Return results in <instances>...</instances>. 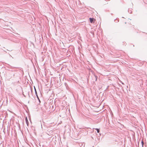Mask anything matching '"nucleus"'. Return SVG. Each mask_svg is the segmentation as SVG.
<instances>
[{
    "label": "nucleus",
    "mask_w": 147,
    "mask_h": 147,
    "mask_svg": "<svg viewBox=\"0 0 147 147\" xmlns=\"http://www.w3.org/2000/svg\"><path fill=\"white\" fill-rule=\"evenodd\" d=\"M89 20L90 22L91 23H94L95 21V19L94 18H90Z\"/></svg>",
    "instance_id": "obj_1"
},
{
    "label": "nucleus",
    "mask_w": 147,
    "mask_h": 147,
    "mask_svg": "<svg viewBox=\"0 0 147 147\" xmlns=\"http://www.w3.org/2000/svg\"><path fill=\"white\" fill-rule=\"evenodd\" d=\"M25 121H26V123L27 125L28 126V124H29V122H28V119H27V117H26Z\"/></svg>",
    "instance_id": "obj_2"
},
{
    "label": "nucleus",
    "mask_w": 147,
    "mask_h": 147,
    "mask_svg": "<svg viewBox=\"0 0 147 147\" xmlns=\"http://www.w3.org/2000/svg\"><path fill=\"white\" fill-rule=\"evenodd\" d=\"M34 90H35V93L36 95V96L37 97V98H38V99H39V98H38V95H37V91H36V89L35 87H34Z\"/></svg>",
    "instance_id": "obj_3"
},
{
    "label": "nucleus",
    "mask_w": 147,
    "mask_h": 147,
    "mask_svg": "<svg viewBox=\"0 0 147 147\" xmlns=\"http://www.w3.org/2000/svg\"><path fill=\"white\" fill-rule=\"evenodd\" d=\"M95 129L96 130L97 133H99V132L100 130H99V129H98V128H96V129Z\"/></svg>",
    "instance_id": "obj_4"
},
{
    "label": "nucleus",
    "mask_w": 147,
    "mask_h": 147,
    "mask_svg": "<svg viewBox=\"0 0 147 147\" xmlns=\"http://www.w3.org/2000/svg\"><path fill=\"white\" fill-rule=\"evenodd\" d=\"M141 144H142V147H143V145H144V142H143V141H142Z\"/></svg>",
    "instance_id": "obj_5"
},
{
    "label": "nucleus",
    "mask_w": 147,
    "mask_h": 147,
    "mask_svg": "<svg viewBox=\"0 0 147 147\" xmlns=\"http://www.w3.org/2000/svg\"><path fill=\"white\" fill-rule=\"evenodd\" d=\"M94 77L95 78H96V80L97 79H96V77L97 76H96L95 75L94 76Z\"/></svg>",
    "instance_id": "obj_6"
}]
</instances>
